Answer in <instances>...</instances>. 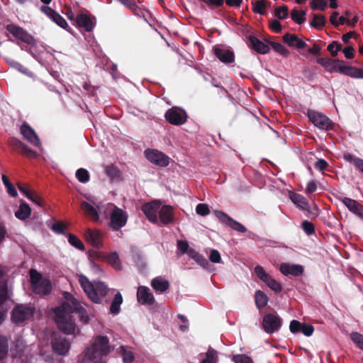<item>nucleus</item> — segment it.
<instances>
[{
  "instance_id": "nucleus-1",
  "label": "nucleus",
  "mask_w": 363,
  "mask_h": 363,
  "mask_svg": "<svg viewBox=\"0 0 363 363\" xmlns=\"http://www.w3.org/2000/svg\"><path fill=\"white\" fill-rule=\"evenodd\" d=\"M65 301L55 308V320L58 328L66 334H72L75 330V324L71 317L72 313H77L80 320L88 323L89 317L81 303L68 292L63 294Z\"/></svg>"
},
{
  "instance_id": "nucleus-2",
  "label": "nucleus",
  "mask_w": 363,
  "mask_h": 363,
  "mask_svg": "<svg viewBox=\"0 0 363 363\" xmlns=\"http://www.w3.org/2000/svg\"><path fill=\"white\" fill-rule=\"evenodd\" d=\"M111 351L109 340L106 336L99 335L93 338L84 353L86 359L91 360L107 355Z\"/></svg>"
},
{
  "instance_id": "nucleus-3",
  "label": "nucleus",
  "mask_w": 363,
  "mask_h": 363,
  "mask_svg": "<svg viewBox=\"0 0 363 363\" xmlns=\"http://www.w3.org/2000/svg\"><path fill=\"white\" fill-rule=\"evenodd\" d=\"M30 277L33 291L40 295H46L50 293L52 286L50 280L42 277L35 269L30 270Z\"/></svg>"
},
{
  "instance_id": "nucleus-4",
  "label": "nucleus",
  "mask_w": 363,
  "mask_h": 363,
  "mask_svg": "<svg viewBox=\"0 0 363 363\" xmlns=\"http://www.w3.org/2000/svg\"><path fill=\"white\" fill-rule=\"evenodd\" d=\"M127 220L128 213L116 206H113V208L110 212L109 227L113 230H119L126 225Z\"/></svg>"
},
{
  "instance_id": "nucleus-5",
  "label": "nucleus",
  "mask_w": 363,
  "mask_h": 363,
  "mask_svg": "<svg viewBox=\"0 0 363 363\" xmlns=\"http://www.w3.org/2000/svg\"><path fill=\"white\" fill-rule=\"evenodd\" d=\"M6 28L8 32L16 38L18 45L25 43L33 45L35 43L34 38L22 28L14 24H9Z\"/></svg>"
},
{
  "instance_id": "nucleus-6",
  "label": "nucleus",
  "mask_w": 363,
  "mask_h": 363,
  "mask_svg": "<svg viewBox=\"0 0 363 363\" xmlns=\"http://www.w3.org/2000/svg\"><path fill=\"white\" fill-rule=\"evenodd\" d=\"M308 117L309 121L318 128L320 130H330L333 128V122L323 113L314 111H308Z\"/></svg>"
},
{
  "instance_id": "nucleus-7",
  "label": "nucleus",
  "mask_w": 363,
  "mask_h": 363,
  "mask_svg": "<svg viewBox=\"0 0 363 363\" xmlns=\"http://www.w3.org/2000/svg\"><path fill=\"white\" fill-rule=\"evenodd\" d=\"M144 155L151 163L165 167L169 164L170 158L162 152L156 149H147L145 150Z\"/></svg>"
},
{
  "instance_id": "nucleus-8",
  "label": "nucleus",
  "mask_w": 363,
  "mask_h": 363,
  "mask_svg": "<svg viewBox=\"0 0 363 363\" xmlns=\"http://www.w3.org/2000/svg\"><path fill=\"white\" fill-rule=\"evenodd\" d=\"M165 118L172 125H180L186 123L187 114L184 110L175 106L166 112Z\"/></svg>"
},
{
  "instance_id": "nucleus-9",
  "label": "nucleus",
  "mask_w": 363,
  "mask_h": 363,
  "mask_svg": "<svg viewBox=\"0 0 363 363\" xmlns=\"http://www.w3.org/2000/svg\"><path fill=\"white\" fill-rule=\"evenodd\" d=\"M256 275L264 281L272 290L278 293L282 289L281 284L268 274L264 268L261 266H257L255 268Z\"/></svg>"
},
{
  "instance_id": "nucleus-10",
  "label": "nucleus",
  "mask_w": 363,
  "mask_h": 363,
  "mask_svg": "<svg viewBox=\"0 0 363 363\" xmlns=\"http://www.w3.org/2000/svg\"><path fill=\"white\" fill-rule=\"evenodd\" d=\"M215 214H216V216L219 219V220L220 222L226 224L228 226H229L232 229H233L238 232H240V233L247 232V228L242 224L233 220L231 217H230L228 215H227L224 212L220 211H216Z\"/></svg>"
},
{
  "instance_id": "nucleus-11",
  "label": "nucleus",
  "mask_w": 363,
  "mask_h": 363,
  "mask_svg": "<svg viewBox=\"0 0 363 363\" xmlns=\"http://www.w3.org/2000/svg\"><path fill=\"white\" fill-rule=\"evenodd\" d=\"M51 344L53 351L59 355H67L70 349L69 341L62 336H55Z\"/></svg>"
},
{
  "instance_id": "nucleus-12",
  "label": "nucleus",
  "mask_w": 363,
  "mask_h": 363,
  "mask_svg": "<svg viewBox=\"0 0 363 363\" xmlns=\"http://www.w3.org/2000/svg\"><path fill=\"white\" fill-rule=\"evenodd\" d=\"M79 282L83 289L84 291L86 293L87 296L90 300H91L94 303H100L101 300L100 298L98 297L95 293H94V284L90 282V281L87 279V277L84 275L79 276Z\"/></svg>"
},
{
  "instance_id": "nucleus-13",
  "label": "nucleus",
  "mask_w": 363,
  "mask_h": 363,
  "mask_svg": "<svg viewBox=\"0 0 363 363\" xmlns=\"http://www.w3.org/2000/svg\"><path fill=\"white\" fill-rule=\"evenodd\" d=\"M79 282L83 289L84 291L86 293L87 296L90 300H91L94 303H100L101 300L100 298L98 297L95 293H94V284L90 282V281L87 279V277L84 275L79 276Z\"/></svg>"
},
{
  "instance_id": "nucleus-14",
  "label": "nucleus",
  "mask_w": 363,
  "mask_h": 363,
  "mask_svg": "<svg viewBox=\"0 0 363 363\" xmlns=\"http://www.w3.org/2000/svg\"><path fill=\"white\" fill-rule=\"evenodd\" d=\"M33 315V310L26 306H18L12 312V320L15 323H22Z\"/></svg>"
},
{
  "instance_id": "nucleus-15",
  "label": "nucleus",
  "mask_w": 363,
  "mask_h": 363,
  "mask_svg": "<svg viewBox=\"0 0 363 363\" xmlns=\"http://www.w3.org/2000/svg\"><path fill=\"white\" fill-rule=\"evenodd\" d=\"M40 11L62 28L67 29L68 27V24L65 18L50 7L43 6L40 8Z\"/></svg>"
},
{
  "instance_id": "nucleus-16",
  "label": "nucleus",
  "mask_w": 363,
  "mask_h": 363,
  "mask_svg": "<svg viewBox=\"0 0 363 363\" xmlns=\"http://www.w3.org/2000/svg\"><path fill=\"white\" fill-rule=\"evenodd\" d=\"M340 200L350 212L363 220V206L361 203L348 197H341Z\"/></svg>"
},
{
  "instance_id": "nucleus-17",
  "label": "nucleus",
  "mask_w": 363,
  "mask_h": 363,
  "mask_svg": "<svg viewBox=\"0 0 363 363\" xmlns=\"http://www.w3.org/2000/svg\"><path fill=\"white\" fill-rule=\"evenodd\" d=\"M263 328L268 333H272L281 326V320L273 314H267L263 318Z\"/></svg>"
},
{
  "instance_id": "nucleus-18",
  "label": "nucleus",
  "mask_w": 363,
  "mask_h": 363,
  "mask_svg": "<svg viewBox=\"0 0 363 363\" xmlns=\"http://www.w3.org/2000/svg\"><path fill=\"white\" fill-rule=\"evenodd\" d=\"M137 299L143 305H152L155 303V298L150 289L143 286L138 289Z\"/></svg>"
},
{
  "instance_id": "nucleus-19",
  "label": "nucleus",
  "mask_w": 363,
  "mask_h": 363,
  "mask_svg": "<svg viewBox=\"0 0 363 363\" xmlns=\"http://www.w3.org/2000/svg\"><path fill=\"white\" fill-rule=\"evenodd\" d=\"M280 272L285 276L291 275L294 277H298L304 272V268L301 264H295L290 263H281L280 264Z\"/></svg>"
},
{
  "instance_id": "nucleus-20",
  "label": "nucleus",
  "mask_w": 363,
  "mask_h": 363,
  "mask_svg": "<svg viewBox=\"0 0 363 363\" xmlns=\"http://www.w3.org/2000/svg\"><path fill=\"white\" fill-rule=\"evenodd\" d=\"M160 208V203L154 201L146 203L142 206V211L147 216L148 220L152 223L157 222V211Z\"/></svg>"
},
{
  "instance_id": "nucleus-21",
  "label": "nucleus",
  "mask_w": 363,
  "mask_h": 363,
  "mask_svg": "<svg viewBox=\"0 0 363 363\" xmlns=\"http://www.w3.org/2000/svg\"><path fill=\"white\" fill-rule=\"evenodd\" d=\"M21 133L35 147H39L40 145L39 138L35 133L34 130L28 124L25 123L21 126Z\"/></svg>"
},
{
  "instance_id": "nucleus-22",
  "label": "nucleus",
  "mask_w": 363,
  "mask_h": 363,
  "mask_svg": "<svg viewBox=\"0 0 363 363\" xmlns=\"http://www.w3.org/2000/svg\"><path fill=\"white\" fill-rule=\"evenodd\" d=\"M81 208L84 213L89 217L93 221L96 222L99 219V211H101V209L96 206L94 207L86 201H83L81 203Z\"/></svg>"
},
{
  "instance_id": "nucleus-23",
  "label": "nucleus",
  "mask_w": 363,
  "mask_h": 363,
  "mask_svg": "<svg viewBox=\"0 0 363 363\" xmlns=\"http://www.w3.org/2000/svg\"><path fill=\"white\" fill-rule=\"evenodd\" d=\"M342 61L333 60L329 58L321 57L317 60V62L325 68L330 72H339Z\"/></svg>"
},
{
  "instance_id": "nucleus-24",
  "label": "nucleus",
  "mask_w": 363,
  "mask_h": 363,
  "mask_svg": "<svg viewBox=\"0 0 363 363\" xmlns=\"http://www.w3.org/2000/svg\"><path fill=\"white\" fill-rule=\"evenodd\" d=\"M283 41L289 46L298 49H303L307 46L306 43L295 34L286 33L283 36Z\"/></svg>"
},
{
  "instance_id": "nucleus-25",
  "label": "nucleus",
  "mask_w": 363,
  "mask_h": 363,
  "mask_svg": "<svg viewBox=\"0 0 363 363\" xmlns=\"http://www.w3.org/2000/svg\"><path fill=\"white\" fill-rule=\"evenodd\" d=\"M339 72L352 78H363V69L345 65L343 61L342 62Z\"/></svg>"
},
{
  "instance_id": "nucleus-26",
  "label": "nucleus",
  "mask_w": 363,
  "mask_h": 363,
  "mask_svg": "<svg viewBox=\"0 0 363 363\" xmlns=\"http://www.w3.org/2000/svg\"><path fill=\"white\" fill-rule=\"evenodd\" d=\"M76 23L80 28L84 29L86 32L91 31L94 26L91 18L84 13H80L77 16Z\"/></svg>"
},
{
  "instance_id": "nucleus-27",
  "label": "nucleus",
  "mask_w": 363,
  "mask_h": 363,
  "mask_svg": "<svg viewBox=\"0 0 363 363\" xmlns=\"http://www.w3.org/2000/svg\"><path fill=\"white\" fill-rule=\"evenodd\" d=\"M85 237L86 240L94 247H100L102 245L101 233L100 231L88 228L85 233Z\"/></svg>"
},
{
  "instance_id": "nucleus-28",
  "label": "nucleus",
  "mask_w": 363,
  "mask_h": 363,
  "mask_svg": "<svg viewBox=\"0 0 363 363\" xmlns=\"http://www.w3.org/2000/svg\"><path fill=\"white\" fill-rule=\"evenodd\" d=\"M249 45L250 48L260 54H266L269 51V48L267 45L264 44L263 42L253 35L249 36Z\"/></svg>"
},
{
  "instance_id": "nucleus-29",
  "label": "nucleus",
  "mask_w": 363,
  "mask_h": 363,
  "mask_svg": "<svg viewBox=\"0 0 363 363\" xmlns=\"http://www.w3.org/2000/svg\"><path fill=\"white\" fill-rule=\"evenodd\" d=\"M215 55L223 63H231L234 61V53L226 49L216 48L214 49Z\"/></svg>"
},
{
  "instance_id": "nucleus-30",
  "label": "nucleus",
  "mask_w": 363,
  "mask_h": 363,
  "mask_svg": "<svg viewBox=\"0 0 363 363\" xmlns=\"http://www.w3.org/2000/svg\"><path fill=\"white\" fill-rule=\"evenodd\" d=\"M159 217L161 222L164 224H169L173 220V208L170 206H163L159 211Z\"/></svg>"
},
{
  "instance_id": "nucleus-31",
  "label": "nucleus",
  "mask_w": 363,
  "mask_h": 363,
  "mask_svg": "<svg viewBox=\"0 0 363 363\" xmlns=\"http://www.w3.org/2000/svg\"><path fill=\"white\" fill-rule=\"evenodd\" d=\"M151 286L156 292L163 293L169 289V284L161 277H156L151 281Z\"/></svg>"
},
{
  "instance_id": "nucleus-32",
  "label": "nucleus",
  "mask_w": 363,
  "mask_h": 363,
  "mask_svg": "<svg viewBox=\"0 0 363 363\" xmlns=\"http://www.w3.org/2000/svg\"><path fill=\"white\" fill-rule=\"evenodd\" d=\"M189 258L193 259L195 262L199 264L201 267L203 268H207L209 265L208 261L206 258L200 255L197 251H196L193 248H189V251L186 253Z\"/></svg>"
},
{
  "instance_id": "nucleus-33",
  "label": "nucleus",
  "mask_w": 363,
  "mask_h": 363,
  "mask_svg": "<svg viewBox=\"0 0 363 363\" xmlns=\"http://www.w3.org/2000/svg\"><path fill=\"white\" fill-rule=\"evenodd\" d=\"M121 4L138 16H144V10L142 9L133 0H118Z\"/></svg>"
},
{
  "instance_id": "nucleus-34",
  "label": "nucleus",
  "mask_w": 363,
  "mask_h": 363,
  "mask_svg": "<svg viewBox=\"0 0 363 363\" xmlns=\"http://www.w3.org/2000/svg\"><path fill=\"white\" fill-rule=\"evenodd\" d=\"M121 4L138 16H144V10L142 9L133 0H118Z\"/></svg>"
},
{
  "instance_id": "nucleus-35",
  "label": "nucleus",
  "mask_w": 363,
  "mask_h": 363,
  "mask_svg": "<svg viewBox=\"0 0 363 363\" xmlns=\"http://www.w3.org/2000/svg\"><path fill=\"white\" fill-rule=\"evenodd\" d=\"M31 214V208L26 203H21L18 209L16 211L15 216L20 220H26Z\"/></svg>"
},
{
  "instance_id": "nucleus-36",
  "label": "nucleus",
  "mask_w": 363,
  "mask_h": 363,
  "mask_svg": "<svg viewBox=\"0 0 363 363\" xmlns=\"http://www.w3.org/2000/svg\"><path fill=\"white\" fill-rule=\"evenodd\" d=\"M123 303V297L121 293L115 294L110 306V313L113 315L118 314L121 311V305Z\"/></svg>"
},
{
  "instance_id": "nucleus-37",
  "label": "nucleus",
  "mask_w": 363,
  "mask_h": 363,
  "mask_svg": "<svg viewBox=\"0 0 363 363\" xmlns=\"http://www.w3.org/2000/svg\"><path fill=\"white\" fill-rule=\"evenodd\" d=\"M344 159L352 163L359 172L363 173V160L350 153L345 154Z\"/></svg>"
},
{
  "instance_id": "nucleus-38",
  "label": "nucleus",
  "mask_w": 363,
  "mask_h": 363,
  "mask_svg": "<svg viewBox=\"0 0 363 363\" xmlns=\"http://www.w3.org/2000/svg\"><path fill=\"white\" fill-rule=\"evenodd\" d=\"M109 291L108 286L104 282L97 281L94 283V293L101 298V297H105Z\"/></svg>"
},
{
  "instance_id": "nucleus-39",
  "label": "nucleus",
  "mask_w": 363,
  "mask_h": 363,
  "mask_svg": "<svg viewBox=\"0 0 363 363\" xmlns=\"http://www.w3.org/2000/svg\"><path fill=\"white\" fill-rule=\"evenodd\" d=\"M291 199L295 205L303 210H306L308 208V201L300 194H294L291 196Z\"/></svg>"
},
{
  "instance_id": "nucleus-40",
  "label": "nucleus",
  "mask_w": 363,
  "mask_h": 363,
  "mask_svg": "<svg viewBox=\"0 0 363 363\" xmlns=\"http://www.w3.org/2000/svg\"><path fill=\"white\" fill-rule=\"evenodd\" d=\"M256 306L259 308H264L268 302L267 296L261 291H257L255 296Z\"/></svg>"
},
{
  "instance_id": "nucleus-41",
  "label": "nucleus",
  "mask_w": 363,
  "mask_h": 363,
  "mask_svg": "<svg viewBox=\"0 0 363 363\" xmlns=\"http://www.w3.org/2000/svg\"><path fill=\"white\" fill-rule=\"evenodd\" d=\"M306 13L304 11L293 9L291 12V19L297 24H301L306 21Z\"/></svg>"
},
{
  "instance_id": "nucleus-42",
  "label": "nucleus",
  "mask_w": 363,
  "mask_h": 363,
  "mask_svg": "<svg viewBox=\"0 0 363 363\" xmlns=\"http://www.w3.org/2000/svg\"><path fill=\"white\" fill-rule=\"evenodd\" d=\"M120 350L123 363H132L135 359V356L132 351L125 346H121L120 347Z\"/></svg>"
},
{
  "instance_id": "nucleus-43",
  "label": "nucleus",
  "mask_w": 363,
  "mask_h": 363,
  "mask_svg": "<svg viewBox=\"0 0 363 363\" xmlns=\"http://www.w3.org/2000/svg\"><path fill=\"white\" fill-rule=\"evenodd\" d=\"M325 18L323 15L313 14V19L310 23V25L312 27L319 30L325 26Z\"/></svg>"
},
{
  "instance_id": "nucleus-44",
  "label": "nucleus",
  "mask_w": 363,
  "mask_h": 363,
  "mask_svg": "<svg viewBox=\"0 0 363 363\" xmlns=\"http://www.w3.org/2000/svg\"><path fill=\"white\" fill-rule=\"evenodd\" d=\"M9 298L6 280H0V305Z\"/></svg>"
},
{
  "instance_id": "nucleus-45",
  "label": "nucleus",
  "mask_w": 363,
  "mask_h": 363,
  "mask_svg": "<svg viewBox=\"0 0 363 363\" xmlns=\"http://www.w3.org/2000/svg\"><path fill=\"white\" fill-rule=\"evenodd\" d=\"M16 150L29 158H35L38 156V154L34 150H31L23 142L21 143V145H20Z\"/></svg>"
},
{
  "instance_id": "nucleus-46",
  "label": "nucleus",
  "mask_w": 363,
  "mask_h": 363,
  "mask_svg": "<svg viewBox=\"0 0 363 363\" xmlns=\"http://www.w3.org/2000/svg\"><path fill=\"white\" fill-rule=\"evenodd\" d=\"M8 351L9 343L7 338L0 335V359H3L7 356Z\"/></svg>"
},
{
  "instance_id": "nucleus-47",
  "label": "nucleus",
  "mask_w": 363,
  "mask_h": 363,
  "mask_svg": "<svg viewBox=\"0 0 363 363\" xmlns=\"http://www.w3.org/2000/svg\"><path fill=\"white\" fill-rule=\"evenodd\" d=\"M267 1L265 0H260L253 4V11L260 15L265 14V10L267 8Z\"/></svg>"
},
{
  "instance_id": "nucleus-48",
  "label": "nucleus",
  "mask_w": 363,
  "mask_h": 363,
  "mask_svg": "<svg viewBox=\"0 0 363 363\" xmlns=\"http://www.w3.org/2000/svg\"><path fill=\"white\" fill-rule=\"evenodd\" d=\"M178 256L186 254L189 250V245L186 240H178L177 243Z\"/></svg>"
},
{
  "instance_id": "nucleus-49",
  "label": "nucleus",
  "mask_w": 363,
  "mask_h": 363,
  "mask_svg": "<svg viewBox=\"0 0 363 363\" xmlns=\"http://www.w3.org/2000/svg\"><path fill=\"white\" fill-rule=\"evenodd\" d=\"M107 262L115 269H121V263L118 255L116 252H113L110 254L107 257Z\"/></svg>"
},
{
  "instance_id": "nucleus-50",
  "label": "nucleus",
  "mask_w": 363,
  "mask_h": 363,
  "mask_svg": "<svg viewBox=\"0 0 363 363\" xmlns=\"http://www.w3.org/2000/svg\"><path fill=\"white\" fill-rule=\"evenodd\" d=\"M272 48L278 53L281 54L283 56H288L289 55V51L286 49L283 45L279 43L276 42H270L269 43Z\"/></svg>"
},
{
  "instance_id": "nucleus-51",
  "label": "nucleus",
  "mask_w": 363,
  "mask_h": 363,
  "mask_svg": "<svg viewBox=\"0 0 363 363\" xmlns=\"http://www.w3.org/2000/svg\"><path fill=\"white\" fill-rule=\"evenodd\" d=\"M76 177L82 183H86L89 180V174L84 168L79 169L76 172Z\"/></svg>"
},
{
  "instance_id": "nucleus-52",
  "label": "nucleus",
  "mask_w": 363,
  "mask_h": 363,
  "mask_svg": "<svg viewBox=\"0 0 363 363\" xmlns=\"http://www.w3.org/2000/svg\"><path fill=\"white\" fill-rule=\"evenodd\" d=\"M216 355L217 352L214 350L209 349L206 354V358L202 360L201 363H216Z\"/></svg>"
},
{
  "instance_id": "nucleus-53",
  "label": "nucleus",
  "mask_w": 363,
  "mask_h": 363,
  "mask_svg": "<svg viewBox=\"0 0 363 363\" xmlns=\"http://www.w3.org/2000/svg\"><path fill=\"white\" fill-rule=\"evenodd\" d=\"M352 340L356 344V345L362 350H363V335L358 333H352L350 334ZM363 360V357H362Z\"/></svg>"
},
{
  "instance_id": "nucleus-54",
  "label": "nucleus",
  "mask_w": 363,
  "mask_h": 363,
  "mask_svg": "<svg viewBox=\"0 0 363 363\" xmlns=\"http://www.w3.org/2000/svg\"><path fill=\"white\" fill-rule=\"evenodd\" d=\"M327 2L325 0H312L311 7L313 10L324 11L326 8Z\"/></svg>"
},
{
  "instance_id": "nucleus-55",
  "label": "nucleus",
  "mask_w": 363,
  "mask_h": 363,
  "mask_svg": "<svg viewBox=\"0 0 363 363\" xmlns=\"http://www.w3.org/2000/svg\"><path fill=\"white\" fill-rule=\"evenodd\" d=\"M274 15L279 19H284L288 16V8L286 6L276 8Z\"/></svg>"
},
{
  "instance_id": "nucleus-56",
  "label": "nucleus",
  "mask_w": 363,
  "mask_h": 363,
  "mask_svg": "<svg viewBox=\"0 0 363 363\" xmlns=\"http://www.w3.org/2000/svg\"><path fill=\"white\" fill-rule=\"evenodd\" d=\"M69 242L76 248L83 250L84 245L82 242L74 235H69Z\"/></svg>"
},
{
  "instance_id": "nucleus-57",
  "label": "nucleus",
  "mask_w": 363,
  "mask_h": 363,
  "mask_svg": "<svg viewBox=\"0 0 363 363\" xmlns=\"http://www.w3.org/2000/svg\"><path fill=\"white\" fill-rule=\"evenodd\" d=\"M301 226H302V228L304 230V232L308 235L313 234L315 232L314 225L310 221H308V220L303 221L301 223Z\"/></svg>"
},
{
  "instance_id": "nucleus-58",
  "label": "nucleus",
  "mask_w": 363,
  "mask_h": 363,
  "mask_svg": "<svg viewBox=\"0 0 363 363\" xmlns=\"http://www.w3.org/2000/svg\"><path fill=\"white\" fill-rule=\"evenodd\" d=\"M233 360L235 363H253L252 360L245 354L235 355Z\"/></svg>"
},
{
  "instance_id": "nucleus-59",
  "label": "nucleus",
  "mask_w": 363,
  "mask_h": 363,
  "mask_svg": "<svg viewBox=\"0 0 363 363\" xmlns=\"http://www.w3.org/2000/svg\"><path fill=\"white\" fill-rule=\"evenodd\" d=\"M340 50L341 45L335 41L330 43L328 46V50L331 53L333 57H335Z\"/></svg>"
},
{
  "instance_id": "nucleus-60",
  "label": "nucleus",
  "mask_w": 363,
  "mask_h": 363,
  "mask_svg": "<svg viewBox=\"0 0 363 363\" xmlns=\"http://www.w3.org/2000/svg\"><path fill=\"white\" fill-rule=\"evenodd\" d=\"M27 198L39 206H43V201L42 199L33 191L28 195Z\"/></svg>"
},
{
  "instance_id": "nucleus-61",
  "label": "nucleus",
  "mask_w": 363,
  "mask_h": 363,
  "mask_svg": "<svg viewBox=\"0 0 363 363\" xmlns=\"http://www.w3.org/2000/svg\"><path fill=\"white\" fill-rule=\"evenodd\" d=\"M196 211L199 215L201 216H206L209 214L210 211L208 206L205 203H199L197 205L196 208Z\"/></svg>"
},
{
  "instance_id": "nucleus-62",
  "label": "nucleus",
  "mask_w": 363,
  "mask_h": 363,
  "mask_svg": "<svg viewBox=\"0 0 363 363\" xmlns=\"http://www.w3.org/2000/svg\"><path fill=\"white\" fill-rule=\"evenodd\" d=\"M209 259L213 263L220 262L221 257L219 252L216 250H211L209 255Z\"/></svg>"
},
{
  "instance_id": "nucleus-63",
  "label": "nucleus",
  "mask_w": 363,
  "mask_h": 363,
  "mask_svg": "<svg viewBox=\"0 0 363 363\" xmlns=\"http://www.w3.org/2000/svg\"><path fill=\"white\" fill-rule=\"evenodd\" d=\"M105 170L106 174L111 178H115L118 174V169L113 165L106 166Z\"/></svg>"
},
{
  "instance_id": "nucleus-64",
  "label": "nucleus",
  "mask_w": 363,
  "mask_h": 363,
  "mask_svg": "<svg viewBox=\"0 0 363 363\" xmlns=\"http://www.w3.org/2000/svg\"><path fill=\"white\" fill-rule=\"evenodd\" d=\"M314 331V328L311 325L301 324V332L306 336H311Z\"/></svg>"
}]
</instances>
